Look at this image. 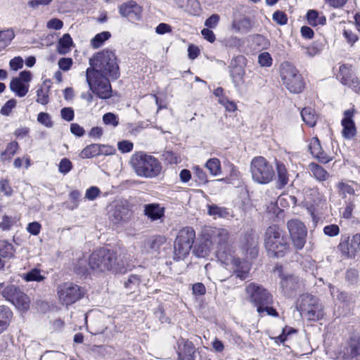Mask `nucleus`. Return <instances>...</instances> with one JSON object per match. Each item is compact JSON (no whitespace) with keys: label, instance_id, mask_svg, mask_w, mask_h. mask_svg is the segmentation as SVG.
<instances>
[{"label":"nucleus","instance_id":"nucleus-23","mask_svg":"<svg viewBox=\"0 0 360 360\" xmlns=\"http://www.w3.org/2000/svg\"><path fill=\"white\" fill-rule=\"evenodd\" d=\"M281 285L285 294L292 296L293 292L300 289L301 284L298 277L289 275L282 278Z\"/></svg>","mask_w":360,"mask_h":360},{"label":"nucleus","instance_id":"nucleus-4","mask_svg":"<svg viewBox=\"0 0 360 360\" xmlns=\"http://www.w3.org/2000/svg\"><path fill=\"white\" fill-rule=\"evenodd\" d=\"M130 164L136 174L142 177H156L162 170L161 163L159 160L143 152L134 154L131 158Z\"/></svg>","mask_w":360,"mask_h":360},{"label":"nucleus","instance_id":"nucleus-54","mask_svg":"<svg viewBox=\"0 0 360 360\" xmlns=\"http://www.w3.org/2000/svg\"><path fill=\"white\" fill-rule=\"evenodd\" d=\"M219 103L222 105L227 111L229 112H234L237 109L236 104L232 101H229L226 97H222L219 99Z\"/></svg>","mask_w":360,"mask_h":360},{"label":"nucleus","instance_id":"nucleus-5","mask_svg":"<svg viewBox=\"0 0 360 360\" xmlns=\"http://www.w3.org/2000/svg\"><path fill=\"white\" fill-rule=\"evenodd\" d=\"M282 84L291 93L299 94L304 89V82L297 69L290 63L285 61L280 65Z\"/></svg>","mask_w":360,"mask_h":360},{"label":"nucleus","instance_id":"nucleus-11","mask_svg":"<svg viewBox=\"0 0 360 360\" xmlns=\"http://www.w3.org/2000/svg\"><path fill=\"white\" fill-rule=\"evenodd\" d=\"M245 292L250 301L257 307V311L262 313L263 307L273 303L272 295L262 286L251 283L245 287Z\"/></svg>","mask_w":360,"mask_h":360},{"label":"nucleus","instance_id":"nucleus-27","mask_svg":"<svg viewBox=\"0 0 360 360\" xmlns=\"http://www.w3.org/2000/svg\"><path fill=\"white\" fill-rule=\"evenodd\" d=\"M311 175L319 181H325L330 176V174L320 165L311 162L308 165Z\"/></svg>","mask_w":360,"mask_h":360},{"label":"nucleus","instance_id":"nucleus-24","mask_svg":"<svg viewBox=\"0 0 360 360\" xmlns=\"http://www.w3.org/2000/svg\"><path fill=\"white\" fill-rule=\"evenodd\" d=\"M129 209L123 205H117L109 212V217L114 224H118L129 219Z\"/></svg>","mask_w":360,"mask_h":360},{"label":"nucleus","instance_id":"nucleus-10","mask_svg":"<svg viewBox=\"0 0 360 360\" xmlns=\"http://www.w3.org/2000/svg\"><path fill=\"white\" fill-rule=\"evenodd\" d=\"M195 238V233L191 227H185L179 232L174 243L175 259H183L188 255Z\"/></svg>","mask_w":360,"mask_h":360},{"label":"nucleus","instance_id":"nucleus-57","mask_svg":"<svg viewBox=\"0 0 360 360\" xmlns=\"http://www.w3.org/2000/svg\"><path fill=\"white\" fill-rule=\"evenodd\" d=\"M61 117L65 121L70 122L74 119V110L70 107H65L60 110Z\"/></svg>","mask_w":360,"mask_h":360},{"label":"nucleus","instance_id":"nucleus-31","mask_svg":"<svg viewBox=\"0 0 360 360\" xmlns=\"http://www.w3.org/2000/svg\"><path fill=\"white\" fill-rule=\"evenodd\" d=\"M309 148L311 153V154L321 161L323 162H327L328 160L326 159L324 157V152L321 146L320 141L318 139V136H314L309 145Z\"/></svg>","mask_w":360,"mask_h":360},{"label":"nucleus","instance_id":"nucleus-15","mask_svg":"<svg viewBox=\"0 0 360 360\" xmlns=\"http://www.w3.org/2000/svg\"><path fill=\"white\" fill-rule=\"evenodd\" d=\"M259 236L252 230L247 232L243 237L240 246L246 259H255L258 255Z\"/></svg>","mask_w":360,"mask_h":360},{"label":"nucleus","instance_id":"nucleus-52","mask_svg":"<svg viewBox=\"0 0 360 360\" xmlns=\"http://www.w3.org/2000/svg\"><path fill=\"white\" fill-rule=\"evenodd\" d=\"M0 191L6 196H10L12 195L13 189L8 179H0Z\"/></svg>","mask_w":360,"mask_h":360},{"label":"nucleus","instance_id":"nucleus-39","mask_svg":"<svg viewBox=\"0 0 360 360\" xmlns=\"http://www.w3.org/2000/svg\"><path fill=\"white\" fill-rule=\"evenodd\" d=\"M14 254L13 246L6 240H0V256L4 258H11Z\"/></svg>","mask_w":360,"mask_h":360},{"label":"nucleus","instance_id":"nucleus-29","mask_svg":"<svg viewBox=\"0 0 360 360\" xmlns=\"http://www.w3.org/2000/svg\"><path fill=\"white\" fill-rule=\"evenodd\" d=\"M9 87L17 96L22 98L27 94L30 85L21 82L19 79L13 78L10 82Z\"/></svg>","mask_w":360,"mask_h":360},{"label":"nucleus","instance_id":"nucleus-55","mask_svg":"<svg viewBox=\"0 0 360 360\" xmlns=\"http://www.w3.org/2000/svg\"><path fill=\"white\" fill-rule=\"evenodd\" d=\"M220 17L218 14H212L205 22V25L208 29H214L219 24Z\"/></svg>","mask_w":360,"mask_h":360},{"label":"nucleus","instance_id":"nucleus-14","mask_svg":"<svg viewBox=\"0 0 360 360\" xmlns=\"http://www.w3.org/2000/svg\"><path fill=\"white\" fill-rule=\"evenodd\" d=\"M2 294L7 300L12 302L19 309L27 311L30 308V301L28 296L15 285H11L6 287Z\"/></svg>","mask_w":360,"mask_h":360},{"label":"nucleus","instance_id":"nucleus-32","mask_svg":"<svg viewBox=\"0 0 360 360\" xmlns=\"http://www.w3.org/2000/svg\"><path fill=\"white\" fill-rule=\"evenodd\" d=\"M301 117L303 122L310 127H314L318 120L317 114L311 108H303L301 111Z\"/></svg>","mask_w":360,"mask_h":360},{"label":"nucleus","instance_id":"nucleus-51","mask_svg":"<svg viewBox=\"0 0 360 360\" xmlns=\"http://www.w3.org/2000/svg\"><path fill=\"white\" fill-rule=\"evenodd\" d=\"M17 101L14 98L8 100L1 109V113L3 115L8 116L12 112V110L15 108Z\"/></svg>","mask_w":360,"mask_h":360},{"label":"nucleus","instance_id":"nucleus-9","mask_svg":"<svg viewBox=\"0 0 360 360\" xmlns=\"http://www.w3.org/2000/svg\"><path fill=\"white\" fill-rule=\"evenodd\" d=\"M212 240L217 245V257L222 263L229 264L231 259L229 232L226 229L214 228L210 233Z\"/></svg>","mask_w":360,"mask_h":360},{"label":"nucleus","instance_id":"nucleus-45","mask_svg":"<svg viewBox=\"0 0 360 360\" xmlns=\"http://www.w3.org/2000/svg\"><path fill=\"white\" fill-rule=\"evenodd\" d=\"M36 101L41 105H46L49 102V89L40 86L37 90Z\"/></svg>","mask_w":360,"mask_h":360},{"label":"nucleus","instance_id":"nucleus-61","mask_svg":"<svg viewBox=\"0 0 360 360\" xmlns=\"http://www.w3.org/2000/svg\"><path fill=\"white\" fill-rule=\"evenodd\" d=\"M23 59L20 56L12 58L9 62V66L13 70H18L23 66Z\"/></svg>","mask_w":360,"mask_h":360},{"label":"nucleus","instance_id":"nucleus-63","mask_svg":"<svg viewBox=\"0 0 360 360\" xmlns=\"http://www.w3.org/2000/svg\"><path fill=\"white\" fill-rule=\"evenodd\" d=\"M63 26V22L62 20L58 18H52L49 21H48L46 27L49 29H53L56 30H60Z\"/></svg>","mask_w":360,"mask_h":360},{"label":"nucleus","instance_id":"nucleus-38","mask_svg":"<svg viewBox=\"0 0 360 360\" xmlns=\"http://www.w3.org/2000/svg\"><path fill=\"white\" fill-rule=\"evenodd\" d=\"M111 34L109 32L105 31L97 34L91 40V45L94 49H98L110 37Z\"/></svg>","mask_w":360,"mask_h":360},{"label":"nucleus","instance_id":"nucleus-8","mask_svg":"<svg viewBox=\"0 0 360 360\" xmlns=\"http://www.w3.org/2000/svg\"><path fill=\"white\" fill-rule=\"evenodd\" d=\"M250 172L253 181L261 184H269L275 176L273 166L262 156L252 160Z\"/></svg>","mask_w":360,"mask_h":360},{"label":"nucleus","instance_id":"nucleus-6","mask_svg":"<svg viewBox=\"0 0 360 360\" xmlns=\"http://www.w3.org/2000/svg\"><path fill=\"white\" fill-rule=\"evenodd\" d=\"M297 308L302 316L311 321L323 317V309L319 300L310 294H303L297 300Z\"/></svg>","mask_w":360,"mask_h":360},{"label":"nucleus","instance_id":"nucleus-2","mask_svg":"<svg viewBox=\"0 0 360 360\" xmlns=\"http://www.w3.org/2000/svg\"><path fill=\"white\" fill-rule=\"evenodd\" d=\"M90 67L86 70H92L112 79H117L120 76L117 58L114 51L105 49L95 53L89 60Z\"/></svg>","mask_w":360,"mask_h":360},{"label":"nucleus","instance_id":"nucleus-26","mask_svg":"<svg viewBox=\"0 0 360 360\" xmlns=\"http://www.w3.org/2000/svg\"><path fill=\"white\" fill-rule=\"evenodd\" d=\"M252 23L250 18L241 17L234 19L231 23V29L237 33L246 34L250 31Z\"/></svg>","mask_w":360,"mask_h":360},{"label":"nucleus","instance_id":"nucleus-59","mask_svg":"<svg viewBox=\"0 0 360 360\" xmlns=\"http://www.w3.org/2000/svg\"><path fill=\"white\" fill-rule=\"evenodd\" d=\"M101 193V191L96 186H91L85 193V198L89 200H94Z\"/></svg>","mask_w":360,"mask_h":360},{"label":"nucleus","instance_id":"nucleus-48","mask_svg":"<svg viewBox=\"0 0 360 360\" xmlns=\"http://www.w3.org/2000/svg\"><path fill=\"white\" fill-rule=\"evenodd\" d=\"M103 122L105 125H110L113 127L119 124V117L112 112H107L103 116Z\"/></svg>","mask_w":360,"mask_h":360},{"label":"nucleus","instance_id":"nucleus-33","mask_svg":"<svg viewBox=\"0 0 360 360\" xmlns=\"http://www.w3.org/2000/svg\"><path fill=\"white\" fill-rule=\"evenodd\" d=\"M208 214L210 216H213L214 218H229V217H233L229 209L219 207L214 204L208 205Z\"/></svg>","mask_w":360,"mask_h":360},{"label":"nucleus","instance_id":"nucleus-42","mask_svg":"<svg viewBox=\"0 0 360 360\" xmlns=\"http://www.w3.org/2000/svg\"><path fill=\"white\" fill-rule=\"evenodd\" d=\"M186 11L191 15H200L201 13L200 2L198 0H187Z\"/></svg>","mask_w":360,"mask_h":360},{"label":"nucleus","instance_id":"nucleus-13","mask_svg":"<svg viewBox=\"0 0 360 360\" xmlns=\"http://www.w3.org/2000/svg\"><path fill=\"white\" fill-rule=\"evenodd\" d=\"M287 228L295 248L297 250L302 249L306 243L307 233L304 223L297 219H290L287 222Z\"/></svg>","mask_w":360,"mask_h":360},{"label":"nucleus","instance_id":"nucleus-62","mask_svg":"<svg viewBox=\"0 0 360 360\" xmlns=\"http://www.w3.org/2000/svg\"><path fill=\"white\" fill-rule=\"evenodd\" d=\"M72 59L70 58H62L58 61V66L62 70L68 71L72 65Z\"/></svg>","mask_w":360,"mask_h":360},{"label":"nucleus","instance_id":"nucleus-3","mask_svg":"<svg viewBox=\"0 0 360 360\" xmlns=\"http://www.w3.org/2000/svg\"><path fill=\"white\" fill-rule=\"evenodd\" d=\"M264 245L268 255L273 257H283L289 249V243L285 232L276 224L266 229Z\"/></svg>","mask_w":360,"mask_h":360},{"label":"nucleus","instance_id":"nucleus-44","mask_svg":"<svg viewBox=\"0 0 360 360\" xmlns=\"http://www.w3.org/2000/svg\"><path fill=\"white\" fill-rule=\"evenodd\" d=\"M244 70L240 67H236L232 70L231 77L236 86H239L243 82Z\"/></svg>","mask_w":360,"mask_h":360},{"label":"nucleus","instance_id":"nucleus-25","mask_svg":"<svg viewBox=\"0 0 360 360\" xmlns=\"http://www.w3.org/2000/svg\"><path fill=\"white\" fill-rule=\"evenodd\" d=\"M353 111L347 110L344 112V118L342 120V135H354L356 127L353 121Z\"/></svg>","mask_w":360,"mask_h":360},{"label":"nucleus","instance_id":"nucleus-7","mask_svg":"<svg viewBox=\"0 0 360 360\" xmlns=\"http://www.w3.org/2000/svg\"><path fill=\"white\" fill-rule=\"evenodd\" d=\"M110 79V77L100 75L98 72L86 70V79L89 89L101 99H108L112 96Z\"/></svg>","mask_w":360,"mask_h":360},{"label":"nucleus","instance_id":"nucleus-21","mask_svg":"<svg viewBox=\"0 0 360 360\" xmlns=\"http://www.w3.org/2000/svg\"><path fill=\"white\" fill-rule=\"evenodd\" d=\"M143 214L151 221L162 219L165 217V207L158 203L146 204Z\"/></svg>","mask_w":360,"mask_h":360},{"label":"nucleus","instance_id":"nucleus-20","mask_svg":"<svg viewBox=\"0 0 360 360\" xmlns=\"http://www.w3.org/2000/svg\"><path fill=\"white\" fill-rule=\"evenodd\" d=\"M119 12L123 17L139 19L141 9L134 1L131 0L120 5Z\"/></svg>","mask_w":360,"mask_h":360},{"label":"nucleus","instance_id":"nucleus-50","mask_svg":"<svg viewBox=\"0 0 360 360\" xmlns=\"http://www.w3.org/2000/svg\"><path fill=\"white\" fill-rule=\"evenodd\" d=\"M272 62V58L268 52L261 53L258 56V63L262 67H270Z\"/></svg>","mask_w":360,"mask_h":360},{"label":"nucleus","instance_id":"nucleus-17","mask_svg":"<svg viewBox=\"0 0 360 360\" xmlns=\"http://www.w3.org/2000/svg\"><path fill=\"white\" fill-rule=\"evenodd\" d=\"M339 77L343 85L347 86L356 93L360 92V80L353 75L349 65H342L340 67Z\"/></svg>","mask_w":360,"mask_h":360},{"label":"nucleus","instance_id":"nucleus-36","mask_svg":"<svg viewBox=\"0 0 360 360\" xmlns=\"http://www.w3.org/2000/svg\"><path fill=\"white\" fill-rule=\"evenodd\" d=\"M14 37L15 33L12 29L0 31V51L8 46Z\"/></svg>","mask_w":360,"mask_h":360},{"label":"nucleus","instance_id":"nucleus-49","mask_svg":"<svg viewBox=\"0 0 360 360\" xmlns=\"http://www.w3.org/2000/svg\"><path fill=\"white\" fill-rule=\"evenodd\" d=\"M193 172L195 181L198 184H201L207 182V174L202 168L198 166H195L193 167Z\"/></svg>","mask_w":360,"mask_h":360},{"label":"nucleus","instance_id":"nucleus-28","mask_svg":"<svg viewBox=\"0 0 360 360\" xmlns=\"http://www.w3.org/2000/svg\"><path fill=\"white\" fill-rule=\"evenodd\" d=\"M277 181L276 187L278 189L284 188L289 182L288 172L282 162H276Z\"/></svg>","mask_w":360,"mask_h":360},{"label":"nucleus","instance_id":"nucleus-19","mask_svg":"<svg viewBox=\"0 0 360 360\" xmlns=\"http://www.w3.org/2000/svg\"><path fill=\"white\" fill-rule=\"evenodd\" d=\"M360 356V335H352L342 350V358L345 360H353Z\"/></svg>","mask_w":360,"mask_h":360},{"label":"nucleus","instance_id":"nucleus-64","mask_svg":"<svg viewBox=\"0 0 360 360\" xmlns=\"http://www.w3.org/2000/svg\"><path fill=\"white\" fill-rule=\"evenodd\" d=\"M117 147L122 153H128L132 150L133 143L129 141H122L118 142Z\"/></svg>","mask_w":360,"mask_h":360},{"label":"nucleus","instance_id":"nucleus-60","mask_svg":"<svg viewBox=\"0 0 360 360\" xmlns=\"http://www.w3.org/2000/svg\"><path fill=\"white\" fill-rule=\"evenodd\" d=\"M273 20L279 25H285L288 22V18L285 13L277 11L273 14Z\"/></svg>","mask_w":360,"mask_h":360},{"label":"nucleus","instance_id":"nucleus-47","mask_svg":"<svg viewBox=\"0 0 360 360\" xmlns=\"http://www.w3.org/2000/svg\"><path fill=\"white\" fill-rule=\"evenodd\" d=\"M71 202L66 205V207L70 210H73L79 205L81 193L79 191L75 190L69 194Z\"/></svg>","mask_w":360,"mask_h":360},{"label":"nucleus","instance_id":"nucleus-56","mask_svg":"<svg viewBox=\"0 0 360 360\" xmlns=\"http://www.w3.org/2000/svg\"><path fill=\"white\" fill-rule=\"evenodd\" d=\"M323 233L330 237H334L339 234L340 228L336 224L327 225L323 228Z\"/></svg>","mask_w":360,"mask_h":360},{"label":"nucleus","instance_id":"nucleus-37","mask_svg":"<svg viewBox=\"0 0 360 360\" xmlns=\"http://www.w3.org/2000/svg\"><path fill=\"white\" fill-rule=\"evenodd\" d=\"M141 283V277L138 275L131 274L130 275L127 280L124 282V287L127 288L130 292H135L136 289L139 287Z\"/></svg>","mask_w":360,"mask_h":360},{"label":"nucleus","instance_id":"nucleus-53","mask_svg":"<svg viewBox=\"0 0 360 360\" xmlns=\"http://www.w3.org/2000/svg\"><path fill=\"white\" fill-rule=\"evenodd\" d=\"M72 168V162L68 158H63L58 165V170L63 174H68Z\"/></svg>","mask_w":360,"mask_h":360},{"label":"nucleus","instance_id":"nucleus-18","mask_svg":"<svg viewBox=\"0 0 360 360\" xmlns=\"http://www.w3.org/2000/svg\"><path fill=\"white\" fill-rule=\"evenodd\" d=\"M195 348L193 343L188 340L179 338L177 340L179 360H195Z\"/></svg>","mask_w":360,"mask_h":360},{"label":"nucleus","instance_id":"nucleus-40","mask_svg":"<svg viewBox=\"0 0 360 360\" xmlns=\"http://www.w3.org/2000/svg\"><path fill=\"white\" fill-rule=\"evenodd\" d=\"M82 158H90L99 155V144H91L84 148L80 153Z\"/></svg>","mask_w":360,"mask_h":360},{"label":"nucleus","instance_id":"nucleus-30","mask_svg":"<svg viewBox=\"0 0 360 360\" xmlns=\"http://www.w3.org/2000/svg\"><path fill=\"white\" fill-rule=\"evenodd\" d=\"M13 318V312L9 307L0 306V334L6 330Z\"/></svg>","mask_w":360,"mask_h":360},{"label":"nucleus","instance_id":"nucleus-58","mask_svg":"<svg viewBox=\"0 0 360 360\" xmlns=\"http://www.w3.org/2000/svg\"><path fill=\"white\" fill-rule=\"evenodd\" d=\"M338 187L340 189V195H342L343 198H345L346 193L349 195H354V189L347 184L343 182L339 183Z\"/></svg>","mask_w":360,"mask_h":360},{"label":"nucleus","instance_id":"nucleus-43","mask_svg":"<svg viewBox=\"0 0 360 360\" xmlns=\"http://www.w3.org/2000/svg\"><path fill=\"white\" fill-rule=\"evenodd\" d=\"M165 240L163 236H153L147 240L146 244L150 250L157 251Z\"/></svg>","mask_w":360,"mask_h":360},{"label":"nucleus","instance_id":"nucleus-22","mask_svg":"<svg viewBox=\"0 0 360 360\" xmlns=\"http://www.w3.org/2000/svg\"><path fill=\"white\" fill-rule=\"evenodd\" d=\"M229 263L236 267L235 272L237 277L241 280H245L248 277L250 269V264L248 262L242 261L240 259L231 255V259H229Z\"/></svg>","mask_w":360,"mask_h":360},{"label":"nucleus","instance_id":"nucleus-12","mask_svg":"<svg viewBox=\"0 0 360 360\" xmlns=\"http://www.w3.org/2000/svg\"><path fill=\"white\" fill-rule=\"evenodd\" d=\"M58 295L62 304L70 305L83 297L84 291L76 284L65 283L58 287Z\"/></svg>","mask_w":360,"mask_h":360},{"label":"nucleus","instance_id":"nucleus-41","mask_svg":"<svg viewBox=\"0 0 360 360\" xmlns=\"http://www.w3.org/2000/svg\"><path fill=\"white\" fill-rule=\"evenodd\" d=\"M205 167L213 176H217L221 173L220 161L217 158H212L207 160Z\"/></svg>","mask_w":360,"mask_h":360},{"label":"nucleus","instance_id":"nucleus-1","mask_svg":"<svg viewBox=\"0 0 360 360\" xmlns=\"http://www.w3.org/2000/svg\"><path fill=\"white\" fill-rule=\"evenodd\" d=\"M89 265L96 271H110L115 274H124L127 271L122 260H118L117 254L106 248L94 251L89 257Z\"/></svg>","mask_w":360,"mask_h":360},{"label":"nucleus","instance_id":"nucleus-46","mask_svg":"<svg viewBox=\"0 0 360 360\" xmlns=\"http://www.w3.org/2000/svg\"><path fill=\"white\" fill-rule=\"evenodd\" d=\"M18 143L17 142H11L10 143L6 149L1 153V158L3 161L6 160H10L15 153L16 150L18 149Z\"/></svg>","mask_w":360,"mask_h":360},{"label":"nucleus","instance_id":"nucleus-34","mask_svg":"<svg viewBox=\"0 0 360 360\" xmlns=\"http://www.w3.org/2000/svg\"><path fill=\"white\" fill-rule=\"evenodd\" d=\"M72 44L73 42L70 35L69 34H65L58 41L57 46L58 52L62 55L68 53L70 51Z\"/></svg>","mask_w":360,"mask_h":360},{"label":"nucleus","instance_id":"nucleus-35","mask_svg":"<svg viewBox=\"0 0 360 360\" xmlns=\"http://www.w3.org/2000/svg\"><path fill=\"white\" fill-rule=\"evenodd\" d=\"M21 278L27 282H41L45 279V276L41 274V271L37 268L32 269L27 273L21 275Z\"/></svg>","mask_w":360,"mask_h":360},{"label":"nucleus","instance_id":"nucleus-16","mask_svg":"<svg viewBox=\"0 0 360 360\" xmlns=\"http://www.w3.org/2000/svg\"><path fill=\"white\" fill-rule=\"evenodd\" d=\"M338 249L347 258L354 257L360 251V234H355L351 240L347 236H342Z\"/></svg>","mask_w":360,"mask_h":360}]
</instances>
